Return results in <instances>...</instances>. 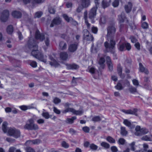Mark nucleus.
I'll return each instance as SVG.
<instances>
[{"instance_id": "nucleus-1", "label": "nucleus", "mask_w": 152, "mask_h": 152, "mask_svg": "<svg viewBox=\"0 0 152 152\" xmlns=\"http://www.w3.org/2000/svg\"><path fill=\"white\" fill-rule=\"evenodd\" d=\"M116 27L114 21L110 22L109 25L107 28V37L108 40L111 44V41L115 42V34L116 31Z\"/></svg>"}, {"instance_id": "nucleus-2", "label": "nucleus", "mask_w": 152, "mask_h": 152, "mask_svg": "<svg viewBox=\"0 0 152 152\" xmlns=\"http://www.w3.org/2000/svg\"><path fill=\"white\" fill-rule=\"evenodd\" d=\"M111 44H109L108 42H106L104 43V45L106 48L107 52H110L113 54V56L115 57H116L117 55L115 53V42L111 41Z\"/></svg>"}, {"instance_id": "nucleus-3", "label": "nucleus", "mask_w": 152, "mask_h": 152, "mask_svg": "<svg viewBox=\"0 0 152 152\" xmlns=\"http://www.w3.org/2000/svg\"><path fill=\"white\" fill-rule=\"evenodd\" d=\"M37 39H35L33 37H31L29 38V39L27 43V45L28 48L32 51L34 50H37L38 49V46Z\"/></svg>"}, {"instance_id": "nucleus-4", "label": "nucleus", "mask_w": 152, "mask_h": 152, "mask_svg": "<svg viewBox=\"0 0 152 152\" xmlns=\"http://www.w3.org/2000/svg\"><path fill=\"white\" fill-rule=\"evenodd\" d=\"M31 54L34 57L44 63H46L47 61L46 58L47 56H44L42 53L38 50V49L32 51Z\"/></svg>"}, {"instance_id": "nucleus-5", "label": "nucleus", "mask_w": 152, "mask_h": 152, "mask_svg": "<svg viewBox=\"0 0 152 152\" xmlns=\"http://www.w3.org/2000/svg\"><path fill=\"white\" fill-rule=\"evenodd\" d=\"M35 38L42 41L45 39V42L46 46H48L49 45L50 40L48 37H45L43 34L40 33L38 30H37L35 33Z\"/></svg>"}, {"instance_id": "nucleus-6", "label": "nucleus", "mask_w": 152, "mask_h": 152, "mask_svg": "<svg viewBox=\"0 0 152 152\" xmlns=\"http://www.w3.org/2000/svg\"><path fill=\"white\" fill-rule=\"evenodd\" d=\"M24 127L25 129L30 130H35L39 129L38 125L34 124V121L32 118L28 120L27 123L24 126Z\"/></svg>"}, {"instance_id": "nucleus-7", "label": "nucleus", "mask_w": 152, "mask_h": 152, "mask_svg": "<svg viewBox=\"0 0 152 152\" xmlns=\"http://www.w3.org/2000/svg\"><path fill=\"white\" fill-rule=\"evenodd\" d=\"M8 133L10 136H12L16 138H18L20 135V131L15 128L10 129L8 130Z\"/></svg>"}, {"instance_id": "nucleus-8", "label": "nucleus", "mask_w": 152, "mask_h": 152, "mask_svg": "<svg viewBox=\"0 0 152 152\" xmlns=\"http://www.w3.org/2000/svg\"><path fill=\"white\" fill-rule=\"evenodd\" d=\"M84 39L88 41H93L94 38L92 35L90 34L89 32L87 29H85L83 30Z\"/></svg>"}, {"instance_id": "nucleus-9", "label": "nucleus", "mask_w": 152, "mask_h": 152, "mask_svg": "<svg viewBox=\"0 0 152 152\" xmlns=\"http://www.w3.org/2000/svg\"><path fill=\"white\" fill-rule=\"evenodd\" d=\"M78 46V43L77 42L70 44L68 46V51L72 53L75 52L77 50Z\"/></svg>"}, {"instance_id": "nucleus-10", "label": "nucleus", "mask_w": 152, "mask_h": 152, "mask_svg": "<svg viewBox=\"0 0 152 152\" xmlns=\"http://www.w3.org/2000/svg\"><path fill=\"white\" fill-rule=\"evenodd\" d=\"M97 8L98 7L95 6L91 9L88 15L89 18L92 19L95 18L96 15V10Z\"/></svg>"}, {"instance_id": "nucleus-11", "label": "nucleus", "mask_w": 152, "mask_h": 152, "mask_svg": "<svg viewBox=\"0 0 152 152\" xmlns=\"http://www.w3.org/2000/svg\"><path fill=\"white\" fill-rule=\"evenodd\" d=\"M9 16V12L8 10H5L2 12L1 17V20L3 22H6L8 19Z\"/></svg>"}, {"instance_id": "nucleus-12", "label": "nucleus", "mask_w": 152, "mask_h": 152, "mask_svg": "<svg viewBox=\"0 0 152 152\" xmlns=\"http://www.w3.org/2000/svg\"><path fill=\"white\" fill-rule=\"evenodd\" d=\"M61 23V19L59 17H56L54 18L52 21L50 26L52 27L55 25H58Z\"/></svg>"}, {"instance_id": "nucleus-13", "label": "nucleus", "mask_w": 152, "mask_h": 152, "mask_svg": "<svg viewBox=\"0 0 152 152\" xmlns=\"http://www.w3.org/2000/svg\"><path fill=\"white\" fill-rule=\"evenodd\" d=\"M24 4H27L31 3L32 5L35 4H39L42 2V0H23Z\"/></svg>"}, {"instance_id": "nucleus-14", "label": "nucleus", "mask_w": 152, "mask_h": 152, "mask_svg": "<svg viewBox=\"0 0 152 152\" xmlns=\"http://www.w3.org/2000/svg\"><path fill=\"white\" fill-rule=\"evenodd\" d=\"M41 142V141L39 139H36L32 140H29L27 141L25 143L26 145H29L31 143L34 144H38Z\"/></svg>"}, {"instance_id": "nucleus-15", "label": "nucleus", "mask_w": 152, "mask_h": 152, "mask_svg": "<svg viewBox=\"0 0 152 152\" xmlns=\"http://www.w3.org/2000/svg\"><path fill=\"white\" fill-rule=\"evenodd\" d=\"M132 7V3L130 2H128L127 4H126L124 6V9L126 12L127 13H129L131 11Z\"/></svg>"}, {"instance_id": "nucleus-16", "label": "nucleus", "mask_w": 152, "mask_h": 152, "mask_svg": "<svg viewBox=\"0 0 152 152\" xmlns=\"http://www.w3.org/2000/svg\"><path fill=\"white\" fill-rule=\"evenodd\" d=\"M12 15L14 18H19L21 17L22 14L20 12L15 10L12 12Z\"/></svg>"}, {"instance_id": "nucleus-17", "label": "nucleus", "mask_w": 152, "mask_h": 152, "mask_svg": "<svg viewBox=\"0 0 152 152\" xmlns=\"http://www.w3.org/2000/svg\"><path fill=\"white\" fill-rule=\"evenodd\" d=\"M125 42H122L120 41L118 45V48L121 51L125 50Z\"/></svg>"}, {"instance_id": "nucleus-18", "label": "nucleus", "mask_w": 152, "mask_h": 152, "mask_svg": "<svg viewBox=\"0 0 152 152\" xmlns=\"http://www.w3.org/2000/svg\"><path fill=\"white\" fill-rule=\"evenodd\" d=\"M139 71L140 72H144L146 74H148L149 72L148 70L147 69L145 68L141 63H139Z\"/></svg>"}, {"instance_id": "nucleus-19", "label": "nucleus", "mask_w": 152, "mask_h": 152, "mask_svg": "<svg viewBox=\"0 0 152 152\" xmlns=\"http://www.w3.org/2000/svg\"><path fill=\"white\" fill-rule=\"evenodd\" d=\"M68 55L66 52H62L60 54V58L63 60H66L68 58Z\"/></svg>"}, {"instance_id": "nucleus-20", "label": "nucleus", "mask_w": 152, "mask_h": 152, "mask_svg": "<svg viewBox=\"0 0 152 152\" xmlns=\"http://www.w3.org/2000/svg\"><path fill=\"white\" fill-rule=\"evenodd\" d=\"M81 4L83 8H87L90 5V0H81Z\"/></svg>"}, {"instance_id": "nucleus-21", "label": "nucleus", "mask_w": 152, "mask_h": 152, "mask_svg": "<svg viewBox=\"0 0 152 152\" xmlns=\"http://www.w3.org/2000/svg\"><path fill=\"white\" fill-rule=\"evenodd\" d=\"M67 68L68 69H76L79 68V66L77 64H66Z\"/></svg>"}, {"instance_id": "nucleus-22", "label": "nucleus", "mask_w": 152, "mask_h": 152, "mask_svg": "<svg viewBox=\"0 0 152 152\" xmlns=\"http://www.w3.org/2000/svg\"><path fill=\"white\" fill-rule=\"evenodd\" d=\"M123 123L126 126L129 127L131 129L134 128L135 127L134 125L132 124L130 121L127 119L124 120Z\"/></svg>"}, {"instance_id": "nucleus-23", "label": "nucleus", "mask_w": 152, "mask_h": 152, "mask_svg": "<svg viewBox=\"0 0 152 152\" xmlns=\"http://www.w3.org/2000/svg\"><path fill=\"white\" fill-rule=\"evenodd\" d=\"M59 46V49L62 50H66L67 48L66 44L63 41L60 42Z\"/></svg>"}, {"instance_id": "nucleus-24", "label": "nucleus", "mask_w": 152, "mask_h": 152, "mask_svg": "<svg viewBox=\"0 0 152 152\" xmlns=\"http://www.w3.org/2000/svg\"><path fill=\"white\" fill-rule=\"evenodd\" d=\"M111 1V0H109L108 1L107 0H103L102 3V7L104 9L109 6Z\"/></svg>"}, {"instance_id": "nucleus-25", "label": "nucleus", "mask_w": 152, "mask_h": 152, "mask_svg": "<svg viewBox=\"0 0 152 152\" xmlns=\"http://www.w3.org/2000/svg\"><path fill=\"white\" fill-rule=\"evenodd\" d=\"M126 18L124 13L123 12L121 13V14L118 16V19L121 23L124 22Z\"/></svg>"}, {"instance_id": "nucleus-26", "label": "nucleus", "mask_w": 152, "mask_h": 152, "mask_svg": "<svg viewBox=\"0 0 152 152\" xmlns=\"http://www.w3.org/2000/svg\"><path fill=\"white\" fill-rule=\"evenodd\" d=\"M33 105V104H32L31 105L26 106L23 105L20 106L19 107L23 111H25L27 109L34 108V107L32 106V105Z\"/></svg>"}, {"instance_id": "nucleus-27", "label": "nucleus", "mask_w": 152, "mask_h": 152, "mask_svg": "<svg viewBox=\"0 0 152 152\" xmlns=\"http://www.w3.org/2000/svg\"><path fill=\"white\" fill-rule=\"evenodd\" d=\"M77 117L76 116H73L71 118H67L65 121V122L68 124H72L74 122V121L76 119Z\"/></svg>"}, {"instance_id": "nucleus-28", "label": "nucleus", "mask_w": 152, "mask_h": 152, "mask_svg": "<svg viewBox=\"0 0 152 152\" xmlns=\"http://www.w3.org/2000/svg\"><path fill=\"white\" fill-rule=\"evenodd\" d=\"M105 61V60L103 58H101L99 61V64L100 65L101 68L103 69L104 67V63Z\"/></svg>"}, {"instance_id": "nucleus-29", "label": "nucleus", "mask_w": 152, "mask_h": 152, "mask_svg": "<svg viewBox=\"0 0 152 152\" xmlns=\"http://www.w3.org/2000/svg\"><path fill=\"white\" fill-rule=\"evenodd\" d=\"M138 111V110L136 108H134L133 110H129L128 114L134 115L136 116H138L137 113Z\"/></svg>"}, {"instance_id": "nucleus-30", "label": "nucleus", "mask_w": 152, "mask_h": 152, "mask_svg": "<svg viewBox=\"0 0 152 152\" xmlns=\"http://www.w3.org/2000/svg\"><path fill=\"white\" fill-rule=\"evenodd\" d=\"M127 134L125 127H121V134L123 136H126Z\"/></svg>"}, {"instance_id": "nucleus-31", "label": "nucleus", "mask_w": 152, "mask_h": 152, "mask_svg": "<svg viewBox=\"0 0 152 152\" xmlns=\"http://www.w3.org/2000/svg\"><path fill=\"white\" fill-rule=\"evenodd\" d=\"M83 113L84 111L83 110H76L74 109L73 113L76 115H83Z\"/></svg>"}, {"instance_id": "nucleus-32", "label": "nucleus", "mask_w": 152, "mask_h": 152, "mask_svg": "<svg viewBox=\"0 0 152 152\" xmlns=\"http://www.w3.org/2000/svg\"><path fill=\"white\" fill-rule=\"evenodd\" d=\"M135 130H136V132L135 133V134L137 136H140V132L141 130L140 127L138 126H136Z\"/></svg>"}, {"instance_id": "nucleus-33", "label": "nucleus", "mask_w": 152, "mask_h": 152, "mask_svg": "<svg viewBox=\"0 0 152 152\" xmlns=\"http://www.w3.org/2000/svg\"><path fill=\"white\" fill-rule=\"evenodd\" d=\"M13 27L12 25L8 26L7 27V31L9 34H11L13 31Z\"/></svg>"}, {"instance_id": "nucleus-34", "label": "nucleus", "mask_w": 152, "mask_h": 152, "mask_svg": "<svg viewBox=\"0 0 152 152\" xmlns=\"http://www.w3.org/2000/svg\"><path fill=\"white\" fill-rule=\"evenodd\" d=\"M7 123L6 122H4L2 125V130L4 133L7 132Z\"/></svg>"}, {"instance_id": "nucleus-35", "label": "nucleus", "mask_w": 152, "mask_h": 152, "mask_svg": "<svg viewBox=\"0 0 152 152\" xmlns=\"http://www.w3.org/2000/svg\"><path fill=\"white\" fill-rule=\"evenodd\" d=\"M142 139L145 141H152V135H151L150 137L148 135L144 136L142 138Z\"/></svg>"}, {"instance_id": "nucleus-36", "label": "nucleus", "mask_w": 152, "mask_h": 152, "mask_svg": "<svg viewBox=\"0 0 152 152\" xmlns=\"http://www.w3.org/2000/svg\"><path fill=\"white\" fill-rule=\"evenodd\" d=\"M74 110V109L70 107H68L66 108L64 110H63L62 111V113H66L67 112H70L73 113Z\"/></svg>"}, {"instance_id": "nucleus-37", "label": "nucleus", "mask_w": 152, "mask_h": 152, "mask_svg": "<svg viewBox=\"0 0 152 152\" xmlns=\"http://www.w3.org/2000/svg\"><path fill=\"white\" fill-rule=\"evenodd\" d=\"M63 17L65 20L68 23L70 22L71 20H72V18L69 17L66 14H64L63 15Z\"/></svg>"}, {"instance_id": "nucleus-38", "label": "nucleus", "mask_w": 152, "mask_h": 152, "mask_svg": "<svg viewBox=\"0 0 152 152\" xmlns=\"http://www.w3.org/2000/svg\"><path fill=\"white\" fill-rule=\"evenodd\" d=\"M128 90L129 92L132 94H134L137 92V88L132 86H131Z\"/></svg>"}, {"instance_id": "nucleus-39", "label": "nucleus", "mask_w": 152, "mask_h": 152, "mask_svg": "<svg viewBox=\"0 0 152 152\" xmlns=\"http://www.w3.org/2000/svg\"><path fill=\"white\" fill-rule=\"evenodd\" d=\"M88 69L89 72L92 74H96L97 72L96 69L94 67H88Z\"/></svg>"}, {"instance_id": "nucleus-40", "label": "nucleus", "mask_w": 152, "mask_h": 152, "mask_svg": "<svg viewBox=\"0 0 152 152\" xmlns=\"http://www.w3.org/2000/svg\"><path fill=\"white\" fill-rule=\"evenodd\" d=\"M106 140L110 143H113L115 142V140L112 137L109 136L106 138Z\"/></svg>"}, {"instance_id": "nucleus-41", "label": "nucleus", "mask_w": 152, "mask_h": 152, "mask_svg": "<svg viewBox=\"0 0 152 152\" xmlns=\"http://www.w3.org/2000/svg\"><path fill=\"white\" fill-rule=\"evenodd\" d=\"M101 145L106 149H108L110 147V145L108 143L104 142H102L101 143Z\"/></svg>"}, {"instance_id": "nucleus-42", "label": "nucleus", "mask_w": 152, "mask_h": 152, "mask_svg": "<svg viewBox=\"0 0 152 152\" xmlns=\"http://www.w3.org/2000/svg\"><path fill=\"white\" fill-rule=\"evenodd\" d=\"M135 142H133L129 144V146L130 148V150L133 151H134L135 150Z\"/></svg>"}, {"instance_id": "nucleus-43", "label": "nucleus", "mask_w": 152, "mask_h": 152, "mask_svg": "<svg viewBox=\"0 0 152 152\" xmlns=\"http://www.w3.org/2000/svg\"><path fill=\"white\" fill-rule=\"evenodd\" d=\"M117 71L119 75L121 76L122 73V68L120 64L118 65Z\"/></svg>"}, {"instance_id": "nucleus-44", "label": "nucleus", "mask_w": 152, "mask_h": 152, "mask_svg": "<svg viewBox=\"0 0 152 152\" xmlns=\"http://www.w3.org/2000/svg\"><path fill=\"white\" fill-rule=\"evenodd\" d=\"M26 152H35L34 149L31 147L27 146L25 148Z\"/></svg>"}, {"instance_id": "nucleus-45", "label": "nucleus", "mask_w": 152, "mask_h": 152, "mask_svg": "<svg viewBox=\"0 0 152 152\" xmlns=\"http://www.w3.org/2000/svg\"><path fill=\"white\" fill-rule=\"evenodd\" d=\"M148 132V130L147 129L145 128H142L141 129L140 136L142 134H143L147 133Z\"/></svg>"}, {"instance_id": "nucleus-46", "label": "nucleus", "mask_w": 152, "mask_h": 152, "mask_svg": "<svg viewBox=\"0 0 152 152\" xmlns=\"http://www.w3.org/2000/svg\"><path fill=\"white\" fill-rule=\"evenodd\" d=\"M125 50H127L128 51H129L131 49V46L130 44L128 42H125Z\"/></svg>"}, {"instance_id": "nucleus-47", "label": "nucleus", "mask_w": 152, "mask_h": 152, "mask_svg": "<svg viewBox=\"0 0 152 152\" xmlns=\"http://www.w3.org/2000/svg\"><path fill=\"white\" fill-rule=\"evenodd\" d=\"M92 120L94 122H98L100 121L101 119L99 116H97L94 117Z\"/></svg>"}, {"instance_id": "nucleus-48", "label": "nucleus", "mask_w": 152, "mask_h": 152, "mask_svg": "<svg viewBox=\"0 0 152 152\" xmlns=\"http://www.w3.org/2000/svg\"><path fill=\"white\" fill-rule=\"evenodd\" d=\"M53 102L55 104H57L61 102V100L58 98L55 97L53 99Z\"/></svg>"}, {"instance_id": "nucleus-49", "label": "nucleus", "mask_w": 152, "mask_h": 152, "mask_svg": "<svg viewBox=\"0 0 152 152\" xmlns=\"http://www.w3.org/2000/svg\"><path fill=\"white\" fill-rule=\"evenodd\" d=\"M50 64L51 66H54L55 67H57L59 65L58 63L55 60H54L52 62H50Z\"/></svg>"}, {"instance_id": "nucleus-50", "label": "nucleus", "mask_w": 152, "mask_h": 152, "mask_svg": "<svg viewBox=\"0 0 152 152\" xmlns=\"http://www.w3.org/2000/svg\"><path fill=\"white\" fill-rule=\"evenodd\" d=\"M42 14V12L41 11L37 12L35 13L34 17L35 18H39L41 17Z\"/></svg>"}, {"instance_id": "nucleus-51", "label": "nucleus", "mask_w": 152, "mask_h": 152, "mask_svg": "<svg viewBox=\"0 0 152 152\" xmlns=\"http://www.w3.org/2000/svg\"><path fill=\"white\" fill-rule=\"evenodd\" d=\"M42 115L45 119H48L50 118V115L48 112H43Z\"/></svg>"}, {"instance_id": "nucleus-52", "label": "nucleus", "mask_w": 152, "mask_h": 152, "mask_svg": "<svg viewBox=\"0 0 152 152\" xmlns=\"http://www.w3.org/2000/svg\"><path fill=\"white\" fill-rule=\"evenodd\" d=\"M120 0H115L112 3V5L113 7H115L118 6L119 4Z\"/></svg>"}, {"instance_id": "nucleus-53", "label": "nucleus", "mask_w": 152, "mask_h": 152, "mask_svg": "<svg viewBox=\"0 0 152 152\" xmlns=\"http://www.w3.org/2000/svg\"><path fill=\"white\" fill-rule=\"evenodd\" d=\"M115 88L118 90H121L123 89V87L121 84L118 83L117 85L115 86Z\"/></svg>"}, {"instance_id": "nucleus-54", "label": "nucleus", "mask_w": 152, "mask_h": 152, "mask_svg": "<svg viewBox=\"0 0 152 152\" xmlns=\"http://www.w3.org/2000/svg\"><path fill=\"white\" fill-rule=\"evenodd\" d=\"M142 27L144 29H146L148 27V23L146 22H144L142 23Z\"/></svg>"}, {"instance_id": "nucleus-55", "label": "nucleus", "mask_w": 152, "mask_h": 152, "mask_svg": "<svg viewBox=\"0 0 152 152\" xmlns=\"http://www.w3.org/2000/svg\"><path fill=\"white\" fill-rule=\"evenodd\" d=\"M61 145L63 147L66 148H68L69 146V145L65 141H63L62 142Z\"/></svg>"}, {"instance_id": "nucleus-56", "label": "nucleus", "mask_w": 152, "mask_h": 152, "mask_svg": "<svg viewBox=\"0 0 152 152\" xmlns=\"http://www.w3.org/2000/svg\"><path fill=\"white\" fill-rule=\"evenodd\" d=\"M100 20L102 23H105L106 22V18L105 16L102 15L101 17Z\"/></svg>"}, {"instance_id": "nucleus-57", "label": "nucleus", "mask_w": 152, "mask_h": 152, "mask_svg": "<svg viewBox=\"0 0 152 152\" xmlns=\"http://www.w3.org/2000/svg\"><path fill=\"white\" fill-rule=\"evenodd\" d=\"M30 65L33 67H36L37 66V62L34 61H31L30 62Z\"/></svg>"}, {"instance_id": "nucleus-58", "label": "nucleus", "mask_w": 152, "mask_h": 152, "mask_svg": "<svg viewBox=\"0 0 152 152\" xmlns=\"http://www.w3.org/2000/svg\"><path fill=\"white\" fill-rule=\"evenodd\" d=\"M90 148L93 150H96L98 148V146L94 144H92L90 145Z\"/></svg>"}, {"instance_id": "nucleus-59", "label": "nucleus", "mask_w": 152, "mask_h": 152, "mask_svg": "<svg viewBox=\"0 0 152 152\" xmlns=\"http://www.w3.org/2000/svg\"><path fill=\"white\" fill-rule=\"evenodd\" d=\"M49 11L51 14H55L56 12L55 8L53 7H50L49 8Z\"/></svg>"}, {"instance_id": "nucleus-60", "label": "nucleus", "mask_w": 152, "mask_h": 152, "mask_svg": "<svg viewBox=\"0 0 152 152\" xmlns=\"http://www.w3.org/2000/svg\"><path fill=\"white\" fill-rule=\"evenodd\" d=\"M91 31L92 33L96 34L97 32L98 28L97 27L94 26H93L91 28Z\"/></svg>"}, {"instance_id": "nucleus-61", "label": "nucleus", "mask_w": 152, "mask_h": 152, "mask_svg": "<svg viewBox=\"0 0 152 152\" xmlns=\"http://www.w3.org/2000/svg\"><path fill=\"white\" fill-rule=\"evenodd\" d=\"M80 78H75L74 77H73V79L72 80V83L74 86H75L77 84V80L78 79H80Z\"/></svg>"}, {"instance_id": "nucleus-62", "label": "nucleus", "mask_w": 152, "mask_h": 152, "mask_svg": "<svg viewBox=\"0 0 152 152\" xmlns=\"http://www.w3.org/2000/svg\"><path fill=\"white\" fill-rule=\"evenodd\" d=\"M125 142V140L124 139L121 138L119 139L118 143L120 144L123 145L124 144Z\"/></svg>"}, {"instance_id": "nucleus-63", "label": "nucleus", "mask_w": 152, "mask_h": 152, "mask_svg": "<svg viewBox=\"0 0 152 152\" xmlns=\"http://www.w3.org/2000/svg\"><path fill=\"white\" fill-rule=\"evenodd\" d=\"M107 65L108 67L109 70L110 71H112L113 70V67L112 63H109L107 64Z\"/></svg>"}, {"instance_id": "nucleus-64", "label": "nucleus", "mask_w": 152, "mask_h": 152, "mask_svg": "<svg viewBox=\"0 0 152 152\" xmlns=\"http://www.w3.org/2000/svg\"><path fill=\"white\" fill-rule=\"evenodd\" d=\"M83 130L85 132L88 133L89 132L90 129L87 126H84L83 128Z\"/></svg>"}]
</instances>
